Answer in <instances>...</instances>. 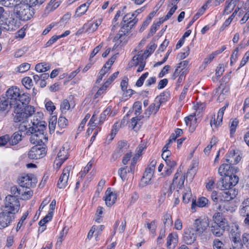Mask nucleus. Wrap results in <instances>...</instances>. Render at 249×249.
<instances>
[{"label":"nucleus","instance_id":"f257e3e1","mask_svg":"<svg viewBox=\"0 0 249 249\" xmlns=\"http://www.w3.org/2000/svg\"><path fill=\"white\" fill-rule=\"evenodd\" d=\"M6 97L11 106L16 107L18 104H27L30 101L28 94L22 93L19 88L12 87L6 92Z\"/></svg>","mask_w":249,"mask_h":249},{"label":"nucleus","instance_id":"f03ea898","mask_svg":"<svg viewBox=\"0 0 249 249\" xmlns=\"http://www.w3.org/2000/svg\"><path fill=\"white\" fill-rule=\"evenodd\" d=\"M26 104H18L14 107V120L16 123H19V130L22 132L25 131L30 124L24 114L23 110L24 105Z\"/></svg>","mask_w":249,"mask_h":249},{"label":"nucleus","instance_id":"7ed1b4c3","mask_svg":"<svg viewBox=\"0 0 249 249\" xmlns=\"http://www.w3.org/2000/svg\"><path fill=\"white\" fill-rule=\"evenodd\" d=\"M44 127L41 126L40 129L36 127H28L26 131V134L30 136V141L34 144L40 145L43 143V140L45 139Z\"/></svg>","mask_w":249,"mask_h":249},{"label":"nucleus","instance_id":"20e7f679","mask_svg":"<svg viewBox=\"0 0 249 249\" xmlns=\"http://www.w3.org/2000/svg\"><path fill=\"white\" fill-rule=\"evenodd\" d=\"M239 178L235 175H231L222 178L217 182V188L220 190H229L235 186L238 182Z\"/></svg>","mask_w":249,"mask_h":249},{"label":"nucleus","instance_id":"39448f33","mask_svg":"<svg viewBox=\"0 0 249 249\" xmlns=\"http://www.w3.org/2000/svg\"><path fill=\"white\" fill-rule=\"evenodd\" d=\"M19 208V201L16 196L8 195L5 197L3 210L9 213H11L15 215L16 213L18 211Z\"/></svg>","mask_w":249,"mask_h":249},{"label":"nucleus","instance_id":"423d86ee","mask_svg":"<svg viewBox=\"0 0 249 249\" xmlns=\"http://www.w3.org/2000/svg\"><path fill=\"white\" fill-rule=\"evenodd\" d=\"M14 12L17 18L22 20H27L30 18V7L27 4L20 3L16 4Z\"/></svg>","mask_w":249,"mask_h":249},{"label":"nucleus","instance_id":"0eeeda50","mask_svg":"<svg viewBox=\"0 0 249 249\" xmlns=\"http://www.w3.org/2000/svg\"><path fill=\"white\" fill-rule=\"evenodd\" d=\"M209 226V220L207 217H199L193 223V229L199 236L206 231Z\"/></svg>","mask_w":249,"mask_h":249},{"label":"nucleus","instance_id":"6e6552de","mask_svg":"<svg viewBox=\"0 0 249 249\" xmlns=\"http://www.w3.org/2000/svg\"><path fill=\"white\" fill-rule=\"evenodd\" d=\"M148 57V55H145L142 51L138 52L137 54L133 56L130 63L131 67L139 66L137 71L138 72L142 71L145 66V60Z\"/></svg>","mask_w":249,"mask_h":249},{"label":"nucleus","instance_id":"1a4fd4ad","mask_svg":"<svg viewBox=\"0 0 249 249\" xmlns=\"http://www.w3.org/2000/svg\"><path fill=\"white\" fill-rule=\"evenodd\" d=\"M186 178L185 174H181L178 170L177 172L175 174L172 183L169 186L168 191L166 193H164V195L167 194L168 196H170L172 191L175 189V184H177V188L179 189H182L184 186V181Z\"/></svg>","mask_w":249,"mask_h":249},{"label":"nucleus","instance_id":"9d476101","mask_svg":"<svg viewBox=\"0 0 249 249\" xmlns=\"http://www.w3.org/2000/svg\"><path fill=\"white\" fill-rule=\"evenodd\" d=\"M156 163V160H152L146 168L141 179L142 184L143 185L146 186L150 183L151 178L153 176Z\"/></svg>","mask_w":249,"mask_h":249},{"label":"nucleus","instance_id":"9b49d317","mask_svg":"<svg viewBox=\"0 0 249 249\" xmlns=\"http://www.w3.org/2000/svg\"><path fill=\"white\" fill-rule=\"evenodd\" d=\"M21 187L29 189L34 186L37 182V180L34 175L29 174L22 176L19 179Z\"/></svg>","mask_w":249,"mask_h":249},{"label":"nucleus","instance_id":"f8f14e48","mask_svg":"<svg viewBox=\"0 0 249 249\" xmlns=\"http://www.w3.org/2000/svg\"><path fill=\"white\" fill-rule=\"evenodd\" d=\"M15 215L4 210L0 213V230L8 227L15 219Z\"/></svg>","mask_w":249,"mask_h":249},{"label":"nucleus","instance_id":"ddd939ff","mask_svg":"<svg viewBox=\"0 0 249 249\" xmlns=\"http://www.w3.org/2000/svg\"><path fill=\"white\" fill-rule=\"evenodd\" d=\"M43 114L39 112H35V114L30 119L31 123L32 126H28V127H36V129H40L41 126L44 127V129H46V125L45 122L42 121Z\"/></svg>","mask_w":249,"mask_h":249},{"label":"nucleus","instance_id":"4468645a","mask_svg":"<svg viewBox=\"0 0 249 249\" xmlns=\"http://www.w3.org/2000/svg\"><path fill=\"white\" fill-rule=\"evenodd\" d=\"M45 148L40 147L37 145L33 146L28 152V157L30 159H38L44 157L46 155Z\"/></svg>","mask_w":249,"mask_h":249},{"label":"nucleus","instance_id":"2eb2a0df","mask_svg":"<svg viewBox=\"0 0 249 249\" xmlns=\"http://www.w3.org/2000/svg\"><path fill=\"white\" fill-rule=\"evenodd\" d=\"M71 167L67 166L63 169L57 183V186L60 189L65 188L67 184Z\"/></svg>","mask_w":249,"mask_h":249},{"label":"nucleus","instance_id":"dca6fc26","mask_svg":"<svg viewBox=\"0 0 249 249\" xmlns=\"http://www.w3.org/2000/svg\"><path fill=\"white\" fill-rule=\"evenodd\" d=\"M161 98V96L157 97L155 102L151 104L145 110L144 114L146 117L148 118L151 114H155L157 112L161 104L160 102Z\"/></svg>","mask_w":249,"mask_h":249},{"label":"nucleus","instance_id":"f3484780","mask_svg":"<svg viewBox=\"0 0 249 249\" xmlns=\"http://www.w3.org/2000/svg\"><path fill=\"white\" fill-rule=\"evenodd\" d=\"M240 160L241 157L239 151L234 149H232L229 151L226 159V162L231 165L238 163Z\"/></svg>","mask_w":249,"mask_h":249},{"label":"nucleus","instance_id":"a211bd4d","mask_svg":"<svg viewBox=\"0 0 249 249\" xmlns=\"http://www.w3.org/2000/svg\"><path fill=\"white\" fill-rule=\"evenodd\" d=\"M228 105L229 104L226 103L224 107H223L219 110L217 113L216 119L215 118V115H214L213 117L212 118L210 122V124L212 127H213V125H214L215 127H217L220 125L222 122L224 111Z\"/></svg>","mask_w":249,"mask_h":249},{"label":"nucleus","instance_id":"6ab92c4d","mask_svg":"<svg viewBox=\"0 0 249 249\" xmlns=\"http://www.w3.org/2000/svg\"><path fill=\"white\" fill-rule=\"evenodd\" d=\"M197 233L193 228H188L184 232L183 240L187 244H192L196 240Z\"/></svg>","mask_w":249,"mask_h":249},{"label":"nucleus","instance_id":"aec40b11","mask_svg":"<svg viewBox=\"0 0 249 249\" xmlns=\"http://www.w3.org/2000/svg\"><path fill=\"white\" fill-rule=\"evenodd\" d=\"M104 199L106 205L110 207L115 203L117 199V195L113 192L110 188H108L106 191Z\"/></svg>","mask_w":249,"mask_h":249},{"label":"nucleus","instance_id":"412c9836","mask_svg":"<svg viewBox=\"0 0 249 249\" xmlns=\"http://www.w3.org/2000/svg\"><path fill=\"white\" fill-rule=\"evenodd\" d=\"M232 170V173L231 175H234V173H236L238 171V169L235 167H233L231 166V164L229 163H225L222 164L218 169V173L221 176H228L229 175V170Z\"/></svg>","mask_w":249,"mask_h":249},{"label":"nucleus","instance_id":"4be33fe9","mask_svg":"<svg viewBox=\"0 0 249 249\" xmlns=\"http://www.w3.org/2000/svg\"><path fill=\"white\" fill-rule=\"evenodd\" d=\"M213 219L214 224H217L221 227L222 228H224L226 229V227L228 225V221L220 213H215L213 216Z\"/></svg>","mask_w":249,"mask_h":249},{"label":"nucleus","instance_id":"5701e85b","mask_svg":"<svg viewBox=\"0 0 249 249\" xmlns=\"http://www.w3.org/2000/svg\"><path fill=\"white\" fill-rule=\"evenodd\" d=\"M241 232L239 229V226L237 223H234V226L230 231V237L234 243L238 242L240 240Z\"/></svg>","mask_w":249,"mask_h":249},{"label":"nucleus","instance_id":"b1692460","mask_svg":"<svg viewBox=\"0 0 249 249\" xmlns=\"http://www.w3.org/2000/svg\"><path fill=\"white\" fill-rule=\"evenodd\" d=\"M138 21V19L135 17V13L127 14L123 19V22L131 27H133Z\"/></svg>","mask_w":249,"mask_h":249},{"label":"nucleus","instance_id":"393cba45","mask_svg":"<svg viewBox=\"0 0 249 249\" xmlns=\"http://www.w3.org/2000/svg\"><path fill=\"white\" fill-rule=\"evenodd\" d=\"M0 24L1 28L7 31L15 30L17 28L16 20L13 18H10L7 21L4 23L2 22Z\"/></svg>","mask_w":249,"mask_h":249},{"label":"nucleus","instance_id":"a878e982","mask_svg":"<svg viewBox=\"0 0 249 249\" xmlns=\"http://www.w3.org/2000/svg\"><path fill=\"white\" fill-rule=\"evenodd\" d=\"M211 231L215 237H220L223 235L226 228H222L217 224H212L210 226Z\"/></svg>","mask_w":249,"mask_h":249},{"label":"nucleus","instance_id":"bb28decb","mask_svg":"<svg viewBox=\"0 0 249 249\" xmlns=\"http://www.w3.org/2000/svg\"><path fill=\"white\" fill-rule=\"evenodd\" d=\"M6 97H3L0 98V110L2 111H8L10 108H13L14 106H11V103Z\"/></svg>","mask_w":249,"mask_h":249},{"label":"nucleus","instance_id":"cd10ccee","mask_svg":"<svg viewBox=\"0 0 249 249\" xmlns=\"http://www.w3.org/2000/svg\"><path fill=\"white\" fill-rule=\"evenodd\" d=\"M126 34L122 31V30H121L120 29L119 30L118 33L117 34V35L114 37L113 39L114 42H115L114 46L113 48V49H116L117 47L121 44L122 41L124 39V36Z\"/></svg>","mask_w":249,"mask_h":249},{"label":"nucleus","instance_id":"c85d7f7f","mask_svg":"<svg viewBox=\"0 0 249 249\" xmlns=\"http://www.w3.org/2000/svg\"><path fill=\"white\" fill-rule=\"evenodd\" d=\"M218 209L219 211L223 212H225L226 211H232V204L229 201H220L219 205L218 206Z\"/></svg>","mask_w":249,"mask_h":249},{"label":"nucleus","instance_id":"c756f323","mask_svg":"<svg viewBox=\"0 0 249 249\" xmlns=\"http://www.w3.org/2000/svg\"><path fill=\"white\" fill-rule=\"evenodd\" d=\"M23 110L28 121L29 119H31L36 112L35 108L32 106H24V107H23Z\"/></svg>","mask_w":249,"mask_h":249},{"label":"nucleus","instance_id":"7c9ffc66","mask_svg":"<svg viewBox=\"0 0 249 249\" xmlns=\"http://www.w3.org/2000/svg\"><path fill=\"white\" fill-rule=\"evenodd\" d=\"M240 213L244 216L249 213V198L245 199L240 206Z\"/></svg>","mask_w":249,"mask_h":249},{"label":"nucleus","instance_id":"2f4dec72","mask_svg":"<svg viewBox=\"0 0 249 249\" xmlns=\"http://www.w3.org/2000/svg\"><path fill=\"white\" fill-rule=\"evenodd\" d=\"M125 226L126 221L125 220L122 222L121 224L119 221H117L114 227L115 232H119L120 233L124 232L125 229Z\"/></svg>","mask_w":249,"mask_h":249},{"label":"nucleus","instance_id":"473e14b6","mask_svg":"<svg viewBox=\"0 0 249 249\" xmlns=\"http://www.w3.org/2000/svg\"><path fill=\"white\" fill-rule=\"evenodd\" d=\"M192 193L191 189L189 187H187L182 192L183 201L185 203H188L190 201Z\"/></svg>","mask_w":249,"mask_h":249},{"label":"nucleus","instance_id":"72a5a7b5","mask_svg":"<svg viewBox=\"0 0 249 249\" xmlns=\"http://www.w3.org/2000/svg\"><path fill=\"white\" fill-rule=\"evenodd\" d=\"M53 217L52 212H48V213L39 222L40 226L42 227L41 231H43L45 230L46 227L45 224L50 221Z\"/></svg>","mask_w":249,"mask_h":249},{"label":"nucleus","instance_id":"f704fd0d","mask_svg":"<svg viewBox=\"0 0 249 249\" xmlns=\"http://www.w3.org/2000/svg\"><path fill=\"white\" fill-rule=\"evenodd\" d=\"M21 140V135L18 132H16L13 134L9 139L10 143L12 145H16Z\"/></svg>","mask_w":249,"mask_h":249},{"label":"nucleus","instance_id":"c9c22d12","mask_svg":"<svg viewBox=\"0 0 249 249\" xmlns=\"http://www.w3.org/2000/svg\"><path fill=\"white\" fill-rule=\"evenodd\" d=\"M50 69L49 65L45 63L37 64L35 67L36 71L39 72H45L50 70Z\"/></svg>","mask_w":249,"mask_h":249},{"label":"nucleus","instance_id":"e433bc0d","mask_svg":"<svg viewBox=\"0 0 249 249\" xmlns=\"http://www.w3.org/2000/svg\"><path fill=\"white\" fill-rule=\"evenodd\" d=\"M89 3H84L78 7L76 11V14L77 16H81L88 10Z\"/></svg>","mask_w":249,"mask_h":249},{"label":"nucleus","instance_id":"4c0bfd02","mask_svg":"<svg viewBox=\"0 0 249 249\" xmlns=\"http://www.w3.org/2000/svg\"><path fill=\"white\" fill-rule=\"evenodd\" d=\"M121 123L116 122L113 126L111 132L109 135V140H112L116 135L119 128L121 127Z\"/></svg>","mask_w":249,"mask_h":249},{"label":"nucleus","instance_id":"58836bf2","mask_svg":"<svg viewBox=\"0 0 249 249\" xmlns=\"http://www.w3.org/2000/svg\"><path fill=\"white\" fill-rule=\"evenodd\" d=\"M235 0H231V1L228 3V1H226V6L224 10V14L226 15L229 14L234 8L235 5Z\"/></svg>","mask_w":249,"mask_h":249},{"label":"nucleus","instance_id":"ea45409f","mask_svg":"<svg viewBox=\"0 0 249 249\" xmlns=\"http://www.w3.org/2000/svg\"><path fill=\"white\" fill-rule=\"evenodd\" d=\"M57 123V118L56 116H52L49 122V128L50 133H53L54 131L55 126Z\"/></svg>","mask_w":249,"mask_h":249},{"label":"nucleus","instance_id":"a19ab883","mask_svg":"<svg viewBox=\"0 0 249 249\" xmlns=\"http://www.w3.org/2000/svg\"><path fill=\"white\" fill-rule=\"evenodd\" d=\"M163 221L165 227L169 228L173 224L172 216L169 213H166L164 215Z\"/></svg>","mask_w":249,"mask_h":249},{"label":"nucleus","instance_id":"79ce46f5","mask_svg":"<svg viewBox=\"0 0 249 249\" xmlns=\"http://www.w3.org/2000/svg\"><path fill=\"white\" fill-rule=\"evenodd\" d=\"M20 0H0L1 4L7 7L15 6Z\"/></svg>","mask_w":249,"mask_h":249},{"label":"nucleus","instance_id":"37998d69","mask_svg":"<svg viewBox=\"0 0 249 249\" xmlns=\"http://www.w3.org/2000/svg\"><path fill=\"white\" fill-rule=\"evenodd\" d=\"M109 71V67H107L106 66H104L102 69L99 72V76L97 79L96 83H99L103 79L104 76L108 73Z\"/></svg>","mask_w":249,"mask_h":249},{"label":"nucleus","instance_id":"c03bdc74","mask_svg":"<svg viewBox=\"0 0 249 249\" xmlns=\"http://www.w3.org/2000/svg\"><path fill=\"white\" fill-rule=\"evenodd\" d=\"M231 191L228 190L223 192L221 201H227L230 202V200L233 199L234 196L233 195L231 194Z\"/></svg>","mask_w":249,"mask_h":249},{"label":"nucleus","instance_id":"a18cd8bd","mask_svg":"<svg viewBox=\"0 0 249 249\" xmlns=\"http://www.w3.org/2000/svg\"><path fill=\"white\" fill-rule=\"evenodd\" d=\"M33 192L30 189L26 188L24 191L23 188L21 194L22 199H29L33 196Z\"/></svg>","mask_w":249,"mask_h":249},{"label":"nucleus","instance_id":"49530a36","mask_svg":"<svg viewBox=\"0 0 249 249\" xmlns=\"http://www.w3.org/2000/svg\"><path fill=\"white\" fill-rule=\"evenodd\" d=\"M213 249H225V245L218 239H215L213 242Z\"/></svg>","mask_w":249,"mask_h":249},{"label":"nucleus","instance_id":"de8ad7c7","mask_svg":"<svg viewBox=\"0 0 249 249\" xmlns=\"http://www.w3.org/2000/svg\"><path fill=\"white\" fill-rule=\"evenodd\" d=\"M22 84L28 89H30L33 86L32 80L29 77H25L22 80Z\"/></svg>","mask_w":249,"mask_h":249},{"label":"nucleus","instance_id":"09e8293b","mask_svg":"<svg viewBox=\"0 0 249 249\" xmlns=\"http://www.w3.org/2000/svg\"><path fill=\"white\" fill-rule=\"evenodd\" d=\"M30 64L28 63H24L17 68V71L19 72H24L30 69Z\"/></svg>","mask_w":249,"mask_h":249},{"label":"nucleus","instance_id":"8fccbe9b","mask_svg":"<svg viewBox=\"0 0 249 249\" xmlns=\"http://www.w3.org/2000/svg\"><path fill=\"white\" fill-rule=\"evenodd\" d=\"M177 238L174 236L172 234H170L167 238V247L170 249V246L172 243L175 244L177 242Z\"/></svg>","mask_w":249,"mask_h":249},{"label":"nucleus","instance_id":"3c124183","mask_svg":"<svg viewBox=\"0 0 249 249\" xmlns=\"http://www.w3.org/2000/svg\"><path fill=\"white\" fill-rule=\"evenodd\" d=\"M238 123V122L236 119L230 122V134L231 137L235 132Z\"/></svg>","mask_w":249,"mask_h":249},{"label":"nucleus","instance_id":"603ef678","mask_svg":"<svg viewBox=\"0 0 249 249\" xmlns=\"http://www.w3.org/2000/svg\"><path fill=\"white\" fill-rule=\"evenodd\" d=\"M216 55H217L215 54L214 52H213L212 53L209 54L207 57H206L204 59L202 64L204 67H206V66L212 61V60L214 58V57Z\"/></svg>","mask_w":249,"mask_h":249},{"label":"nucleus","instance_id":"864d4df0","mask_svg":"<svg viewBox=\"0 0 249 249\" xmlns=\"http://www.w3.org/2000/svg\"><path fill=\"white\" fill-rule=\"evenodd\" d=\"M70 108V104L67 100H64L60 105V109L62 112H66Z\"/></svg>","mask_w":249,"mask_h":249},{"label":"nucleus","instance_id":"5fc2aeb1","mask_svg":"<svg viewBox=\"0 0 249 249\" xmlns=\"http://www.w3.org/2000/svg\"><path fill=\"white\" fill-rule=\"evenodd\" d=\"M65 231V227L63 229L62 231L60 233L59 236L56 242L57 245L60 246L62 243L64 238L66 236L67 234V231Z\"/></svg>","mask_w":249,"mask_h":249},{"label":"nucleus","instance_id":"6e6d98bb","mask_svg":"<svg viewBox=\"0 0 249 249\" xmlns=\"http://www.w3.org/2000/svg\"><path fill=\"white\" fill-rule=\"evenodd\" d=\"M215 180L213 178H209L206 185V188L208 191H212L214 188Z\"/></svg>","mask_w":249,"mask_h":249},{"label":"nucleus","instance_id":"4d7b16f0","mask_svg":"<svg viewBox=\"0 0 249 249\" xmlns=\"http://www.w3.org/2000/svg\"><path fill=\"white\" fill-rule=\"evenodd\" d=\"M148 72H146L145 73H144V74H143L139 78V79L137 80L136 83V85L138 87H141L142 85H143V83L144 82V81L145 80V79L147 77V76H148Z\"/></svg>","mask_w":249,"mask_h":249},{"label":"nucleus","instance_id":"13d9d810","mask_svg":"<svg viewBox=\"0 0 249 249\" xmlns=\"http://www.w3.org/2000/svg\"><path fill=\"white\" fill-rule=\"evenodd\" d=\"M95 113L91 117L89 123V125L91 127V130H93L98 124V122L96 121V117Z\"/></svg>","mask_w":249,"mask_h":249},{"label":"nucleus","instance_id":"bf43d9fd","mask_svg":"<svg viewBox=\"0 0 249 249\" xmlns=\"http://www.w3.org/2000/svg\"><path fill=\"white\" fill-rule=\"evenodd\" d=\"M22 191V188L21 186L18 188L17 186H14L11 187V193L16 196H18V195H21V192Z\"/></svg>","mask_w":249,"mask_h":249},{"label":"nucleus","instance_id":"052dcab7","mask_svg":"<svg viewBox=\"0 0 249 249\" xmlns=\"http://www.w3.org/2000/svg\"><path fill=\"white\" fill-rule=\"evenodd\" d=\"M156 48V45L154 43L152 44L147 47L146 50L144 52H143V53H144L145 55H148L149 56L154 51Z\"/></svg>","mask_w":249,"mask_h":249},{"label":"nucleus","instance_id":"680f3d73","mask_svg":"<svg viewBox=\"0 0 249 249\" xmlns=\"http://www.w3.org/2000/svg\"><path fill=\"white\" fill-rule=\"evenodd\" d=\"M86 27H87V31L89 32H93L96 31L97 29L94 23H89L85 24L84 28Z\"/></svg>","mask_w":249,"mask_h":249},{"label":"nucleus","instance_id":"e2e57ef3","mask_svg":"<svg viewBox=\"0 0 249 249\" xmlns=\"http://www.w3.org/2000/svg\"><path fill=\"white\" fill-rule=\"evenodd\" d=\"M68 120L64 117H60L58 121V125L61 128H64L67 124Z\"/></svg>","mask_w":249,"mask_h":249},{"label":"nucleus","instance_id":"0e129e2a","mask_svg":"<svg viewBox=\"0 0 249 249\" xmlns=\"http://www.w3.org/2000/svg\"><path fill=\"white\" fill-rule=\"evenodd\" d=\"M28 214V213L27 212H26V213H24L23 215L21 217L19 221L18 222V223L17 224V228H16V231H17L20 230V228L21 227V226H22V225L24 223V221L26 219Z\"/></svg>","mask_w":249,"mask_h":249},{"label":"nucleus","instance_id":"69168bd1","mask_svg":"<svg viewBox=\"0 0 249 249\" xmlns=\"http://www.w3.org/2000/svg\"><path fill=\"white\" fill-rule=\"evenodd\" d=\"M208 200L206 198L202 197L198 199L197 202V206L199 207H205L208 203Z\"/></svg>","mask_w":249,"mask_h":249},{"label":"nucleus","instance_id":"338daca9","mask_svg":"<svg viewBox=\"0 0 249 249\" xmlns=\"http://www.w3.org/2000/svg\"><path fill=\"white\" fill-rule=\"evenodd\" d=\"M45 107L46 109L51 113H52L55 109L54 105L51 101H48L46 103Z\"/></svg>","mask_w":249,"mask_h":249},{"label":"nucleus","instance_id":"774afa93","mask_svg":"<svg viewBox=\"0 0 249 249\" xmlns=\"http://www.w3.org/2000/svg\"><path fill=\"white\" fill-rule=\"evenodd\" d=\"M242 241L243 244L249 249V234L245 233L242 235Z\"/></svg>","mask_w":249,"mask_h":249}]
</instances>
